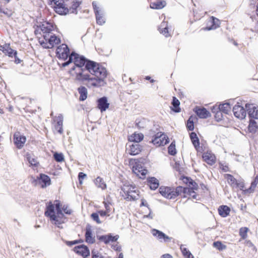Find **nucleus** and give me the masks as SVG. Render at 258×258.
<instances>
[{
    "instance_id": "ea45409f",
    "label": "nucleus",
    "mask_w": 258,
    "mask_h": 258,
    "mask_svg": "<svg viewBox=\"0 0 258 258\" xmlns=\"http://www.w3.org/2000/svg\"><path fill=\"white\" fill-rule=\"evenodd\" d=\"M182 192H186L185 188H183L182 186H178L175 189L172 188V192L173 194H174V199Z\"/></svg>"
},
{
    "instance_id": "603ef678",
    "label": "nucleus",
    "mask_w": 258,
    "mask_h": 258,
    "mask_svg": "<svg viewBox=\"0 0 258 258\" xmlns=\"http://www.w3.org/2000/svg\"><path fill=\"white\" fill-rule=\"evenodd\" d=\"M91 253L92 258H103V256L101 255V254L99 253L95 249L92 250Z\"/></svg>"
},
{
    "instance_id": "0e129e2a",
    "label": "nucleus",
    "mask_w": 258,
    "mask_h": 258,
    "mask_svg": "<svg viewBox=\"0 0 258 258\" xmlns=\"http://www.w3.org/2000/svg\"><path fill=\"white\" fill-rule=\"evenodd\" d=\"M103 203L105 208V211H106L108 213H109L111 211V208L109 205L106 202H104Z\"/></svg>"
},
{
    "instance_id": "2eb2a0df",
    "label": "nucleus",
    "mask_w": 258,
    "mask_h": 258,
    "mask_svg": "<svg viewBox=\"0 0 258 258\" xmlns=\"http://www.w3.org/2000/svg\"><path fill=\"white\" fill-rule=\"evenodd\" d=\"M243 106L240 105H235L233 108V112L235 117L238 118L243 119L245 118L246 112Z\"/></svg>"
},
{
    "instance_id": "bf43d9fd",
    "label": "nucleus",
    "mask_w": 258,
    "mask_h": 258,
    "mask_svg": "<svg viewBox=\"0 0 258 258\" xmlns=\"http://www.w3.org/2000/svg\"><path fill=\"white\" fill-rule=\"evenodd\" d=\"M0 13H3L8 17H11L13 15V12L11 10L5 11L2 8V12Z\"/></svg>"
},
{
    "instance_id": "f8f14e48",
    "label": "nucleus",
    "mask_w": 258,
    "mask_h": 258,
    "mask_svg": "<svg viewBox=\"0 0 258 258\" xmlns=\"http://www.w3.org/2000/svg\"><path fill=\"white\" fill-rule=\"evenodd\" d=\"M52 124L53 125L55 131L59 134L63 133L62 125H63V116L61 114H59L58 116H55L53 119Z\"/></svg>"
},
{
    "instance_id": "de8ad7c7",
    "label": "nucleus",
    "mask_w": 258,
    "mask_h": 258,
    "mask_svg": "<svg viewBox=\"0 0 258 258\" xmlns=\"http://www.w3.org/2000/svg\"><path fill=\"white\" fill-rule=\"evenodd\" d=\"M91 217L92 219L95 221L97 224L102 223V221H100L99 218V214L97 213H93L91 215Z\"/></svg>"
},
{
    "instance_id": "7c9ffc66",
    "label": "nucleus",
    "mask_w": 258,
    "mask_h": 258,
    "mask_svg": "<svg viewBox=\"0 0 258 258\" xmlns=\"http://www.w3.org/2000/svg\"><path fill=\"white\" fill-rule=\"evenodd\" d=\"M94 183L97 187L102 189H105L106 188V184L103 179L100 177H97L94 180Z\"/></svg>"
},
{
    "instance_id": "79ce46f5",
    "label": "nucleus",
    "mask_w": 258,
    "mask_h": 258,
    "mask_svg": "<svg viewBox=\"0 0 258 258\" xmlns=\"http://www.w3.org/2000/svg\"><path fill=\"white\" fill-rule=\"evenodd\" d=\"M90 250L88 247L84 244H82V256L86 257L90 255Z\"/></svg>"
},
{
    "instance_id": "09e8293b",
    "label": "nucleus",
    "mask_w": 258,
    "mask_h": 258,
    "mask_svg": "<svg viewBox=\"0 0 258 258\" xmlns=\"http://www.w3.org/2000/svg\"><path fill=\"white\" fill-rule=\"evenodd\" d=\"M48 5L51 6L54 10V7L59 5L60 0H47Z\"/></svg>"
},
{
    "instance_id": "13d9d810",
    "label": "nucleus",
    "mask_w": 258,
    "mask_h": 258,
    "mask_svg": "<svg viewBox=\"0 0 258 258\" xmlns=\"http://www.w3.org/2000/svg\"><path fill=\"white\" fill-rule=\"evenodd\" d=\"M212 112L215 114L217 112H218L219 110H220V105H215L213 106L211 108Z\"/></svg>"
},
{
    "instance_id": "a18cd8bd",
    "label": "nucleus",
    "mask_w": 258,
    "mask_h": 258,
    "mask_svg": "<svg viewBox=\"0 0 258 258\" xmlns=\"http://www.w3.org/2000/svg\"><path fill=\"white\" fill-rule=\"evenodd\" d=\"M55 160L58 162H61L64 161V157L62 153H55L53 155Z\"/></svg>"
},
{
    "instance_id": "338daca9",
    "label": "nucleus",
    "mask_w": 258,
    "mask_h": 258,
    "mask_svg": "<svg viewBox=\"0 0 258 258\" xmlns=\"http://www.w3.org/2000/svg\"><path fill=\"white\" fill-rule=\"evenodd\" d=\"M220 168L222 169V170L224 172H227L228 171V167L226 165L224 166L222 164H220Z\"/></svg>"
},
{
    "instance_id": "c85d7f7f",
    "label": "nucleus",
    "mask_w": 258,
    "mask_h": 258,
    "mask_svg": "<svg viewBox=\"0 0 258 258\" xmlns=\"http://www.w3.org/2000/svg\"><path fill=\"white\" fill-rule=\"evenodd\" d=\"M166 5V2L162 1L151 3L150 7L152 9H161L163 8Z\"/></svg>"
},
{
    "instance_id": "a211bd4d",
    "label": "nucleus",
    "mask_w": 258,
    "mask_h": 258,
    "mask_svg": "<svg viewBox=\"0 0 258 258\" xmlns=\"http://www.w3.org/2000/svg\"><path fill=\"white\" fill-rule=\"evenodd\" d=\"M59 5L54 7V11L59 15H66L69 13V8L64 4V0H60Z\"/></svg>"
},
{
    "instance_id": "680f3d73",
    "label": "nucleus",
    "mask_w": 258,
    "mask_h": 258,
    "mask_svg": "<svg viewBox=\"0 0 258 258\" xmlns=\"http://www.w3.org/2000/svg\"><path fill=\"white\" fill-rule=\"evenodd\" d=\"M112 247L115 251H120L121 250V246L118 244L112 245Z\"/></svg>"
},
{
    "instance_id": "e433bc0d",
    "label": "nucleus",
    "mask_w": 258,
    "mask_h": 258,
    "mask_svg": "<svg viewBox=\"0 0 258 258\" xmlns=\"http://www.w3.org/2000/svg\"><path fill=\"white\" fill-rule=\"evenodd\" d=\"M257 183H258V175H256V176L254 177L253 180L252 181L250 187L247 189V192H248L249 193L252 192L254 191V188H255Z\"/></svg>"
},
{
    "instance_id": "e2e57ef3",
    "label": "nucleus",
    "mask_w": 258,
    "mask_h": 258,
    "mask_svg": "<svg viewBox=\"0 0 258 258\" xmlns=\"http://www.w3.org/2000/svg\"><path fill=\"white\" fill-rule=\"evenodd\" d=\"M73 250L76 253H78L79 254H81V245L76 246L74 248Z\"/></svg>"
},
{
    "instance_id": "774afa93",
    "label": "nucleus",
    "mask_w": 258,
    "mask_h": 258,
    "mask_svg": "<svg viewBox=\"0 0 258 258\" xmlns=\"http://www.w3.org/2000/svg\"><path fill=\"white\" fill-rule=\"evenodd\" d=\"M161 258H172V256L169 254H165L162 255Z\"/></svg>"
},
{
    "instance_id": "c756f323",
    "label": "nucleus",
    "mask_w": 258,
    "mask_h": 258,
    "mask_svg": "<svg viewBox=\"0 0 258 258\" xmlns=\"http://www.w3.org/2000/svg\"><path fill=\"white\" fill-rule=\"evenodd\" d=\"M258 129V125H257L256 122L253 120L249 119V124L248 125V131L250 133L254 134L256 132Z\"/></svg>"
},
{
    "instance_id": "c03bdc74",
    "label": "nucleus",
    "mask_w": 258,
    "mask_h": 258,
    "mask_svg": "<svg viewBox=\"0 0 258 258\" xmlns=\"http://www.w3.org/2000/svg\"><path fill=\"white\" fill-rule=\"evenodd\" d=\"M248 229L247 227H241L239 230V235L243 239L247 237V233Z\"/></svg>"
},
{
    "instance_id": "a19ab883",
    "label": "nucleus",
    "mask_w": 258,
    "mask_h": 258,
    "mask_svg": "<svg viewBox=\"0 0 258 258\" xmlns=\"http://www.w3.org/2000/svg\"><path fill=\"white\" fill-rule=\"evenodd\" d=\"M213 245L219 250H223L226 248V246L224 245L221 241H215L213 243Z\"/></svg>"
},
{
    "instance_id": "69168bd1",
    "label": "nucleus",
    "mask_w": 258,
    "mask_h": 258,
    "mask_svg": "<svg viewBox=\"0 0 258 258\" xmlns=\"http://www.w3.org/2000/svg\"><path fill=\"white\" fill-rule=\"evenodd\" d=\"M15 58V63L16 64L20 63L22 62V60H21L20 58H19L17 56V54L14 55V56Z\"/></svg>"
},
{
    "instance_id": "9b49d317",
    "label": "nucleus",
    "mask_w": 258,
    "mask_h": 258,
    "mask_svg": "<svg viewBox=\"0 0 258 258\" xmlns=\"http://www.w3.org/2000/svg\"><path fill=\"white\" fill-rule=\"evenodd\" d=\"M247 114L250 119H258V107L252 104H246L245 105Z\"/></svg>"
},
{
    "instance_id": "4c0bfd02",
    "label": "nucleus",
    "mask_w": 258,
    "mask_h": 258,
    "mask_svg": "<svg viewBox=\"0 0 258 258\" xmlns=\"http://www.w3.org/2000/svg\"><path fill=\"white\" fill-rule=\"evenodd\" d=\"M146 120L144 118L137 119L136 120V125L139 128H143L146 126Z\"/></svg>"
},
{
    "instance_id": "58836bf2",
    "label": "nucleus",
    "mask_w": 258,
    "mask_h": 258,
    "mask_svg": "<svg viewBox=\"0 0 258 258\" xmlns=\"http://www.w3.org/2000/svg\"><path fill=\"white\" fill-rule=\"evenodd\" d=\"M80 3L77 1H73L72 6L69 9V12L71 13H77V9L79 7Z\"/></svg>"
},
{
    "instance_id": "3c124183",
    "label": "nucleus",
    "mask_w": 258,
    "mask_h": 258,
    "mask_svg": "<svg viewBox=\"0 0 258 258\" xmlns=\"http://www.w3.org/2000/svg\"><path fill=\"white\" fill-rule=\"evenodd\" d=\"M88 92L85 87L82 86V101H84L87 98Z\"/></svg>"
},
{
    "instance_id": "a878e982",
    "label": "nucleus",
    "mask_w": 258,
    "mask_h": 258,
    "mask_svg": "<svg viewBox=\"0 0 258 258\" xmlns=\"http://www.w3.org/2000/svg\"><path fill=\"white\" fill-rule=\"evenodd\" d=\"M230 212V209L229 207L225 205H222L219 207L218 212L219 215L222 217H227Z\"/></svg>"
},
{
    "instance_id": "9d476101",
    "label": "nucleus",
    "mask_w": 258,
    "mask_h": 258,
    "mask_svg": "<svg viewBox=\"0 0 258 258\" xmlns=\"http://www.w3.org/2000/svg\"><path fill=\"white\" fill-rule=\"evenodd\" d=\"M13 141L16 147L19 149H22L26 142V138L22 135L19 131L16 132L14 134Z\"/></svg>"
},
{
    "instance_id": "5701e85b",
    "label": "nucleus",
    "mask_w": 258,
    "mask_h": 258,
    "mask_svg": "<svg viewBox=\"0 0 258 258\" xmlns=\"http://www.w3.org/2000/svg\"><path fill=\"white\" fill-rule=\"evenodd\" d=\"M128 146V153L132 155H138L141 152L142 150L141 146L139 144L133 143L131 145H129Z\"/></svg>"
},
{
    "instance_id": "6e6552de",
    "label": "nucleus",
    "mask_w": 258,
    "mask_h": 258,
    "mask_svg": "<svg viewBox=\"0 0 258 258\" xmlns=\"http://www.w3.org/2000/svg\"><path fill=\"white\" fill-rule=\"evenodd\" d=\"M92 6L95 14L97 23L100 25H103L105 23L104 10L102 8L97 6L96 2L92 3Z\"/></svg>"
},
{
    "instance_id": "cd10ccee",
    "label": "nucleus",
    "mask_w": 258,
    "mask_h": 258,
    "mask_svg": "<svg viewBox=\"0 0 258 258\" xmlns=\"http://www.w3.org/2000/svg\"><path fill=\"white\" fill-rule=\"evenodd\" d=\"M148 181L150 188L152 190H155L159 185V181L155 177L149 178Z\"/></svg>"
},
{
    "instance_id": "f704fd0d",
    "label": "nucleus",
    "mask_w": 258,
    "mask_h": 258,
    "mask_svg": "<svg viewBox=\"0 0 258 258\" xmlns=\"http://www.w3.org/2000/svg\"><path fill=\"white\" fill-rule=\"evenodd\" d=\"M220 110L225 114H228V112L231 109V106L229 103H225L222 104H220Z\"/></svg>"
},
{
    "instance_id": "4be33fe9",
    "label": "nucleus",
    "mask_w": 258,
    "mask_h": 258,
    "mask_svg": "<svg viewBox=\"0 0 258 258\" xmlns=\"http://www.w3.org/2000/svg\"><path fill=\"white\" fill-rule=\"evenodd\" d=\"M26 157L30 164V166L34 167H38L39 165V162L38 161L37 158L31 153H27L26 154Z\"/></svg>"
},
{
    "instance_id": "7ed1b4c3",
    "label": "nucleus",
    "mask_w": 258,
    "mask_h": 258,
    "mask_svg": "<svg viewBox=\"0 0 258 258\" xmlns=\"http://www.w3.org/2000/svg\"><path fill=\"white\" fill-rule=\"evenodd\" d=\"M62 212L67 214H71V210H68L67 207H62L60 202L59 200H56L54 204L51 202L49 203L44 214L45 216L50 219L53 224L60 227V225L64 223L67 219Z\"/></svg>"
},
{
    "instance_id": "f3484780",
    "label": "nucleus",
    "mask_w": 258,
    "mask_h": 258,
    "mask_svg": "<svg viewBox=\"0 0 258 258\" xmlns=\"http://www.w3.org/2000/svg\"><path fill=\"white\" fill-rule=\"evenodd\" d=\"M133 172L140 178L143 179L147 173V170L144 169L139 163H136L135 165L133 167Z\"/></svg>"
},
{
    "instance_id": "c9c22d12",
    "label": "nucleus",
    "mask_w": 258,
    "mask_h": 258,
    "mask_svg": "<svg viewBox=\"0 0 258 258\" xmlns=\"http://www.w3.org/2000/svg\"><path fill=\"white\" fill-rule=\"evenodd\" d=\"M211 19H212V23L213 24L211 27H207L206 28L207 30H212V29H215L219 26L220 22L218 19H217L214 17H212Z\"/></svg>"
},
{
    "instance_id": "6e6d98bb",
    "label": "nucleus",
    "mask_w": 258,
    "mask_h": 258,
    "mask_svg": "<svg viewBox=\"0 0 258 258\" xmlns=\"http://www.w3.org/2000/svg\"><path fill=\"white\" fill-rule=\"evenodd\" d=\"M180 249L184 256H185L191 253L186 248H185L184 245H181L180 246Z\"/></svg>"
},
{
    "instance_id": "0eeeda50",
    "label": "nucleus",
    "mask_w": 258,
    "mask_h": 258,
    "mask_svg": "<svg viewBox=\"0 0 258 258\" xmlns=\"http://www.w3.org/2000/svg\"><path fill=\"white\" fill-rule=\"evenodd\" d=\"M169 142L168 137L166 135L161 132L157 133L152 139L151 142L156 146H164Z\"/></svg>"
},
{
    "instance_id": "dca6fc26",
    "label": "nucleus",
    "mask_w": 258,
    "mask_h": 258,
    "mask_svg": "<svg viewBox=\"0 0 258 258\" xmlns=\"http://www.w3.org/2000/svg\"><path fill=\"white\" fill-rule=\"evenodd\" d=\"M97 104L98 108L101 112L106 111L109 106V103L106 97L103 96L97 99Z\"/></svg>"
},
{
    "instance_id": "ddd939ff",
    "label": "nucleus",
    "mask_w": 258,
    "mask_h": 258,
    "mask_svg": "<svg viewBox=\"0 0 258 258\" xmlns=\"http://www.w3.org/2000/svg\"><path fill=\"white\" fill-rule=\"evenodd\" d=\"M152 235L156 237L160 241L168 242L171 240V237L166 235L162 231L156 229H153L151 230Z\"/></svg>"
},
{
    "instance_id": "bb28decb",
    "label": "nucleus",
    "mask_w": 258,
    "mask_h": 258,
    "mask_svg": "<svg viewBox=\"0 0 258 258\" xmlns=\"http://www.w3.org/2000/svg\"><path fill=\"white\" fill-rule=\"evenodd\" d=\"M144 136L142 134L134 133L129 138V140L131 142H134L135 144H138L139 142L143 140Z\"/></svg>"
},
{
    "instance_id": "39448f33",
    "label": "nucleus",
    "mask_w": 258,
    "mask_h": 258,
    "mask_svg": "<svg viewBox=\"0 0 258 258\" xmlns=\"http://www.w3.org/2000/svg\"><path fill=\"white\" fill-rule=\"evenodd\" d=\"M139 190L132 185H123L121 187L120 194L128 201L136 200L138 199Z\"/></svg>"
},
{
    "instance_id": "2f4dec72",
    "label": "nucleus",
    "mask_w": 258,
    "mask_h": 258,
    "mask_svg": "<svg viewBox=\"0 0 258 258\" xmlns=\"http://www.w3.org/2000/svg\"><path fill=\"white\" fill-rule=\"evenodd\" d=\"M159 30L160 32L164 35L165 37H168V30L167 27V23L166 22L163 21L161 24Z\"/></svg>"
},
{
    "instance_id": "72a5a7b5",
    "label": "nucleus",
    "mask_w": 258,
    "mask_h": 258,
    "mask_svg": "<svg viewBox=\"0 0 258 258\" xmlns=\"http://www.w3.org/2000/svg\"><path fill=\"white\" fill-rule=\"evenodd\" d=\"M172 105L173 107L172 110L174 112H179L180 111V108L179 107L180 102L175 97H173Z\"/></svg>"
},
{
    "instance_id": "f03ea898",
    "label": "nucleus",
    "mask_w": 258,
    "mask_h": 258,
    "mask_svg": "<svg viewBox=\"0 0 258 258\" xmlns=\"http://www.w3.org/2000/svg\"><path fill=\"white\" fill-rule=\"evenodd\" d=\"M54 30V27L52 23L45 22L36 30V34L39 32L41 36L38 37V41L44 48L51 49L60 43V38L52 32Z\"/></svg>"
},
{
    "instance_id": "1a4fd4ad",
    "label": "nucleus",
    "mask_w": 258,
    "mask_h": 258,
    "mask_svg": "<svg viewBox=\"0 0 258 258\" xmlns=\"http://www.w3.org/2000/svg\"><path fill=\"white\" fill-rule=\"evenodd\" d=\"M56 56L59 59L66 60L70 57L71 53L68 45L66 44H62L57 47L56 50Z\"/></svg>"
},
{
    "instance_id": "5fc2aeb1",
    "label": "nucleus",
    "mask_w": 258,
    "mask_h": 258,
    "mask_svg": "<svg viewBox=\"0 0 258 258\" xmlns=\"http://www.w3.org/2000/svg\"><path fill=\"white\" fill-rule=\"evenodd\" d=\"M119 238V236L118 235H116L115 236H113L111 234H108V243L110 242H114L118 240Z\"/></svg>"
},
{
    "instance_id": "052dcab7",
    "label": "nucleus",
    "mask_w": 258,
    "mask_h": 258,
    "mask_svg": "<svg viewBox=\"0 0 258 258\" xmlns=\"http://www.w3.org/2000/svg\"><path fill=\"white\" fill-rule=\"evenodd\" d=\"M97 213L101 216V217H104L106 216H109V215H108V213L105 211L103 210H99L98 211Z\"/></svg>"
},
{
    "instance_id": "4468645a",
    "label": "nucleus",
    "mask_w": 258,
    "mask_h": 258,
    "mask_svg": "<svg viewBox=\"0 0 258 258\" xmlns=\"http://www.w3.org/2000/svg\"><path fill=\"white\" fill-rule=\"evenodd\" d=\"M0 51L10 57H13L14 55L17 54V51L13 49L10 43H5L0 45Z\"/></svg>"
},
{
    "instance_id": "20e7f679",
    "label": "nucleus",
    "mask_w": 258,
    "mask_h": 258,
    "mask_svg": "<svg viewBox=\"0 0 258 258\" xmlns=\"http://www.w3.org/2000/svg\"><path fill=\"white\" fill-rule=\"evenodd\" d=\"M69 64L71 65L69 70L70 75L75 80L80 81L81 80V57L79 54L72 52L69 60L63 63L62 66L66 67Z\"/></svg>"
},
{
    "instance_id": "4d7b16f0",
    "label": "nucleus",
    "mask_w": 258,
    "mask_h": 258,
    "mask_svg": "<svg viewBox=\"0 0 258 258\" xmlns=\"http://www.w3.org/2000/svg\"><path fill=\"white\" fill-rule=\"evenodd\" d=\"M98 239L103 241L105 244L108 243V234L105 235H101L98 237Z\"/></svg>"
},
{
    "instance_id": "6ab92c4d",
    "label": "nucleus",
    "mask_w": 258,
    "mask_h": 258,
    "mask_svg": "<svg viewBox=\"0 0 258 258\" xmlns=\"http://www.w3.org/2000/svg\"><path fill=\"white\" fill-rule=\"evenodd\" d=\"M159 192L165 198L169 199H174V194L172 188L167 186H161L159 188Z\"/></svg>"
},
{
    "instance_id": "393cba45",
    "label": "nucleus",
    "mask_w": 258,
    "mask_h": 258,
    "mask_svg": "<svg viewBox=\"0 0 258 258\" xmlns=\"http://www.w3.org/2000/svg\"><path fill=\"white\" fill-rule=\"evenodd\" d=\"M225 177L227 179L228 183L232 187L238 186V185H243V183H238L236 179L231 174H226Z\"/></svg>"
},
{
    "instance_id": "8fccbe9b",
    "label": "nucleus",
    "mask_w": 258,
    "mask_h": 258,
    "mask_svg": "<svg viewBox=\"0 0 258 258\" xmlns=\"http://www.w3.org/2000/svg\"><path fill=\"white\" fill-rule=\"evenodd\" d=\"M223 113L221 110H219L215 114V118L217 121H220L223 119Z\"/></svg>"
},
{
    "instance_id": "473e14b6",
    "label": "nucleus",
    "mask_w": 258,
    "mask_h": 258,
    "mask_svg": "<svg viewBox=\"0 0 258 258\" xmlns=\"http://www.w3.org/2000/svg\"><path fill=\"white\" fill-rule=\"evenodd\" d=\"M190 138L191 141L194 146V147L197 148L200 146V142L198 137H197V134L195 132H191L190 134Z\"/></svg>"
},
{
    "instance_id": "49530a36",
    "label": "nucleus",
    "mask_w": 258,
    "mask_h": 258,
    "mask_svg": "<svg viewBox=\"0 0 258 258\" xmlns=\"http://www.w3.org/2000/svg\"><path fill=\"white\" fill-rule=\"evenodd\" d=\"M191 117H190L187 121L186 127L188 131H193L194 129V121L191 119Z\"/></svg>"
},
{
    "instance_id": "b1692460",
    "label": "nucleus",
    "mask_w": 258,
    "mask_h": 258,
    "mask_svg": "<svg viewBox=\"0 0 258 258\" xmlns=\"http://www.w3.org/2000/svg\"><path fill=\"white\" fill-rule=\"evenodd\" d=\"M203 158L207 164L210 165H212L215 164L216 161L215 155L210 152L204 153L203 155Z\"/></svg>"
},
{
    "instance_id": "864d4df0",
    "label": "nucleus",
    "mask_w": 258,
    "mask_h": 258,
    "mask_svg": "<svg viewBox=\"0 0 258 258\" xmlns=\"http://www.w3.org/2000/svg\"><path fill=\"white\" fill-rule=\"evenodd\" d=\"M81 242V239L73 241H66L65 243L69 246H72L74 245Z\"/></svg>"
},
{
    "instance_id": "37998d69",
    "label": "nucleus",
    "mask_w": 258,
    "mask_h": 258,
    "mask_svg": "<svg viewBox=\"0 0 258 258\" xmlns=\"http://www.w3.org/2000/svg\"><path fill=\"white\" fill-rule=\"evenodd\" d=\"M168 153L171 155H175L176 153L175 149V144L174 142H172L168 147Z\"/></svg>"
},
{
    "instance_id": "423d86ee",
    "label": "nucleus",
    "mask_w": 258,
    "mask_h": 258,
    "mask_svg": "<svg viewBox=\"0 0 258 258\" xmlns=\"http://www.w3.org/2000/svg\"><path fill=\"white\" fill-rule=\"evenodd\" d=\"M32 183L35 186H39L41 188H45L51 184L50 178L43 173H40L36 178L34 179Z\"/></svg>"
},
{
    "instance_id": "412c9836",
    "label": "nucleus",
    "mask_w": 258,
    "mask_h": 258,
    "mask_svg": "<svg viewBox=\"0 0 258 258\" xmlns=\"http://www.w3.org/2000/svg\"><path fill=\"white\" fill-rule=\"evenodd\" d=\"M194 111L197 115L201 118H207L210 116V113L205 108L196 107Z\"/></svg>"
},
{
    "instance_id": "f257e3e1",
    "label": "nucleus",
    "mask_w": 258,
    "mask_h": 258,
    "mask_svg": "<svg viewBox=\"0 0 258 258\" xmlns=\"http://www.w3.org/2000/svg\"><path fill=\"white\" fill-rule=\"evenodd\" d=\"M106 68L82 55V83L90 88L100 87L106 84Z\"/></svg>"
},
{
    "instance_id": "aec40b11",
    "label": "nucleus",
    "mask_w": 258,
    "mask_h": 258,
    "mask_svg": "<svg viewBox=\"0 0 258 258\" xmlns=\"http://www.w3.org/2000/svg\"><path fill=\"white\" fill-rule=\"evenodd\" d=\"M85 240L89 244H93L95 242V236H93L92 234V226L89 224L86 227Z\"/></svg>"
}]
</instances>
